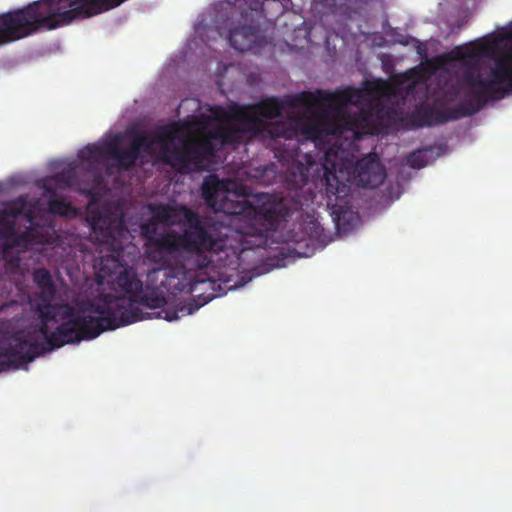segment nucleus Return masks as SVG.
Segmentation results:
<instances>
[{"instance_id":"obj_23","label":"nucleus","mask_w":512,"mask_h":512,"mask_svg":"<svg viewBox=\"0 0 512 512\" xmlns=\"http://www.w3.org/2000/svg\"><path fill=\"white\" fill-rule=\"evenodd\" d=\"M407 163L414 169H420L427 163L425 153L423 151L412 152L407 157Z\"/></svg>"},{"instance_id":"obj_22","label":"nucleus","mask_w":512,"mask_h":512,"mask_svg":"<svg viewBox=\"0 0 512 512\" xmlns=\"http://www.w3.org/2000/svg\"><path fill=\"white\" fill-rule=\"evenodd\" d=\"M297 170V173L295 171L291 172V179H287L288 181L293 182L296 186H304L308 180L307 173L305 172V167L303 164H298L297 167H295Z\"/></svg>"},{"instance_id":"obj_20","label":"nucleus","mask_w":512,"mask_h":512,"mask_svg":"<svg viewBox=\"0 0 512 512\" xmlns=\"http://www.w3.org/2000/svg\"><path fill=\"white\" fill-rule=\"evenodd\" d=\"M57 289L53 283L49 284V286H43L39 288V292L36 293V304H52L56 298Z\"/></svg>"},{"instance_id":"obj_18","label":"nucleus","mask_w":512,"mask_h":512,"mask_svg":"<svg viewBox=\"0 0 512 512\" xmlns=\"http://www.w3.org/2000/svg\"><path fill=\"white\" fill-rule=\"evenodd\" d=\"M52 179L60 189L70 188L76 180V171L73 167H68L56 173Z\"/></svg>"},{"instance_id":"obj_14","label":"nucleus","mask_w":512,"mask_h":512,"mask_svg":"<svg viewBox=\"0 0 512 512\" xmlns=\"http://www.w3.org/2000/svg\"><path fill=\"white\" fill-rule=\"evenodd\" d=\"M243 18L244 23L231 28L228 35L230 45L240 52L252 48L257 41L260 31L259 24L253 19L248 21L246 15Z\"/></svg>"},{"instance_id":"obj_27","label":"nucleus","mask_w":512,"mask_h":512,"mask_svg":"<svg viewBox=\"0 0 512 512\" xmlns=\"http://www.w3.org/2000/svg\"><path fill=\"white\" fill-rule=\"evenodd\" d=\"M504 36L506 38L512 39V22L508 25V27L505 30Z\"/></svg>"},{"instance_id":"obj_4","label":"nucleus","mask_w":512,"mask_h":512,"mask_svg":"<svg viewBox=\"0 0 512 512\" xmlns=\"http://www.w3.org/2000/svg\"><path fill=\"white\" fill-rule=\"evenodd\" d=\"M87 322L90 321L77 316L76 319L63 321L49 333V322L40 320L34 331H20L10 338L7 347L0 352V364L20 367L65 344L95 339L101 334V329L88 330Z\"/></svg>"},{"instance_id":"obj_9","label":"nucleus","mask_w":512,"mask_h":512,"mask_svg":"<svg viewBox=\"0 0 512 512\" xmlns=\"http://www.w3.org/2000/svg\"><path fill=\"white\" fill-rule=\"evenodd\" d=\"M283 108L282 101L271 97L252 105H234L230 109L229 117L245 122L246 127L252 131L254 137H269L272 140L280 138L292 140L296 131L288 125L289 122L271 123L267 121L268 119L279 117Z\"/></svg>"},{"instance_id":"obj_6","label":"nucleus","mask_w":512,"mask_h":512,"mask_svg":"<svg viewBox=\"0 0 512 512\" xmlns=\"http://www.w3.org/2000/svg\"><path fill=\"white\" fill-rule=\"evenodd\" d=\"M128 303L125 299L114 300L110 296H98L95 298H83L76 300L74 304L69 303H52V304H36V311L39 314V319L45 322L54 321L57 314L60 315L64 321L76 319V317H83L87 322L88 330L101 329V333L106 330H115L119 324L132 322L136 318H128V314L120 312L115 317L111 311V307L123 308V304Z\"/></svg>"},{"instance_id":"obj_2","label":"nucleus","mask_w":512,"mask_h":512,"mask_svg":"<svg viewBox=\"0 0 512 512\" xmlns=\"http://www.w3.org/2000/svg\"><path fill=\"white\" fill-rule=\"evenodd\" d=\"M383 82L367 83L365 90L345 88L332 93L322 90L316 92H301L294 97L293 102L306 107H316L311 116L289 122L288 125L310 140H321L326 136H341L351 132L355 139L364 135H379L386 127L388 120L394 119L396 111L387 108L377 101L370 104L367 109H360L355 113H348L349 104L363 105L369 102L370 93L381 92Z\"/></svg>"},{"instance_id":"obj_10","label":"nucleus","mask_w":512,"mask_h":512,"mask_svg":"<svg viewBox=\"0 0 512 512\" xmlns=\"http://www.w3.org/2000/svg\"><path fill=\"white\" fill-rule=\"evenodd\" d=\"M91 237L99 244L116 251L121 247V239L127 233L123 216L107 208L92 210L88 217Z\"/></svg>"},{"instance_id":"obj_26","label":"nucleus","mask_w":512,"mask_h":512,"mask_svg":"<svg viewBox=\"0 0 512 512\" xmlns=\"http://www.w3.org/2000/svg\"><path fill=\"white\" fill-rule=\"evenodd\" d=\"M0 226H3L4 231L7 233H12L15 228V225L12 221L6 220L4 218H0Z\"/></svg>"},{"instance_id":"obj_12","label":"nucleus","mask_w":512,"mask_h":512,"mask_svg":"<svg viewBox=\"0 0 512 512\" xmlns=\"http://www.w3.org/2000/svg\"><path fill=\"white\" fill-rule=\"evenodd\" d=\"M101 296H110L114 300H120L125 299L128 301V303H124L122 306L124 309H121V312H125L128 314V318H137L133 320L132 322H127L123 324H119V327L126 326L138 321H142L144 319H150L153 316L156 318H163L167 321H173L177 320L179 318L177 311H169L166 309H162L161 311L157 313H143V311L139 308L138 304L143 305L150 309H157V308H163L166 304V299L162 295H158L156 293H141L139 296L135 298H127L126 296H115L112 294H102ZM111 311L115 314V317H117L120 314V308L111 307Z\"/></svg>"},{"instance_id":"obj_29","label":"nucleus","mask_w":512,"mask_h":512,"mask_svg":"<svg viewBox=\"0 0 512 512\" xmlns=\"http://www.w3.org/2000/svg\"><path fill=\"white\" fill-rule=\"evenodd\" d=\"M204 262H205V263H204V265H207V264L210 262V260H208V259L205 257V258H204Z\"/></svg>"},{"instance_id":"obj_28","label":"nucleus","mask_w":512,"mask_h":512,"mask_svg":"<svg viewBox=\"0 0 512 512\" xmlns=\"http://www.w3.org/2000/svg\"><path fill=\"white\" fill-rule=\"evenodd\" d=\"M297 150H298V147L293 148L291 150L290 157L293 158L294 156H296L297 155Z\"/></svg>"},{"instance_id":"obj_7","label":"nucleus","mask_w":512,"mask_h":512,"mask_svg":"<svg viewBox=\"0 0 512 512\" xmlns=\"http://www.w3.org/2000/svg\"><path fill=\"white\" fill-rule=\"evenodd\" d=\"M194 234L190 231L168 230L159 234L150 245H146L145 255L151 263L166 269L172 266V260L182 252L202 257L206 254L218 255L221 252L228 255L229 251L237 254L247 250L246 243L238 242V246H232L227 240H208Z\"/></svg>"},{"instance_id":"obj_1","label":"nucleus","mask_w":512,"mask_h":512,"mask_svg":"<svg viewBox=\"0 0 512 512\" xmlns=\"http://www.w3.org/2000/svg\"><path fill=\"white\" fill-rule=\"evenodd\" d=\"M217 178L206 180L203 184V197L215 211L230 216L229 224L203 220L200 215L185 205L154 206V218L166 227L184 226L190 231L208 240H227L232 246L238 242L246 243L247 249L266 244L268 233L277 230L281 221L286 220L293 211L302 210L309 199L296 190L292 204L284 200L253 206L244 195L222 189Z\"/></svg>"},{"instance_id":"obj_24","label":"nucleus","mask_w":512,"mask_h":512,"mask_svg":"<svg viewBox=\"0 0 512 512\" xmlns=\"http://www.w3.org/2000/svg\"><path fill=\"white\" fill-rule=\"evenodd\" d=\"M26 204V200L22 197L15 200L8 209L4 211V214L11 217H17L23 214V209Z\"/></svg>"},{"instance_id":"obj_3","label":"nucleus","mask_w":512,"mask_h":512,"mask_svg":"<svg viewBox=\"0 0 512 512\" xmlns=\"http://www.w3.org/2000/svg\"><path fill=\"white\" fill-rule=\"evenodd\" d=\"M229 112H224L227 123L218 124L207 135L188 136L184 134V125L180 122L160 126L155 133L153 143L160 147V159L166 165L178 171H203L215 157L217 147L213 140L222 145H239L243 143L252 131L246 127L245 122L229 117Z\"/></svg>"},{"instance_id":"obj_11","label":"nucleus","mask_w":512,"mask_h":512,"mask_svg":"<svg viewBox=\"0 0 512 512\" xmlns=\"http://www.w3.org/2000/svg\"><path fill=\"white\" fill-rule=\"evenodd\" d=\"M479 111V106L473 105L468 100L461 101L456 108L451 110L438 109L425 104H420L408 113L401 120L412 129L421 127H430L433 125L444 124L450 120H456L467 117Z\"/></svg>"},{"instance_id":"obj_21","label":"nucleus","mask_w":512,"mask_h":512,"mask_svg":"<svg viewBox=\"0 0 512 512\" xmlns=\"http://www.w3.org/2000/svg\"><path fill=\"white\" fill-rule=\"evenodd\" d=\"M32 278L38 288L49 286V284L53 283L51 273L46 268L35 269Z\"/></svg>"},{"instance_id":"obj_13","label":"nucleus","mask_w":512,"mask_h":512,"mask_svg":"<svg viewBox=\"0 0 512 512\" xmlns=\"http://www.w3.org/2000/svg\"><path fill=\"white\" fill-rule=\"evenodd\" d=\"M151 145L152 142L146 134L138 133L130 146L124 149L120 146V136L116 135L105 143V153L108 158L117 162L119 168L131 170L139 159L141 150H148Z\"/></svg>"},{"instance_id":"obj_25","label":"nucleus","mask_w":512,"mask_h":512,"mask_svg":"<svg viewBox=\"0 0 512 512\" xmlns=\"http://www.w3.org/2000/svg\"><path fill=\"white\" fill-rule=\"evenodd\" d=\"M215 297V295L211 294V295H208L207 297H205L203 299V301L199 304H196L194 300H192L191 302H188L184 307L181 308L180 311H183V310H187V313L188 314H192L194 313L196 310H198L201 306H203L204 304H206L208 301L212 300L213 298Z\"/></svg>"},{"instance_id":"obj_19","label":"nucleus","mask_w":512,"mask_h":512,"mask_svg":"<svg viewBox=\"0 0 512 512\" xmlns=\"http://www.w3.org/2000/svg\"><path fill=\"white\" fill-rule=\"evenodd\" d=\"M48 210L51 214L59 216H68L75 212L74 207L70 203L60 198H50L48 200Z\"/></svg>"},{"instance_id":"obj_15","label":"nucleus","mask_w":512,"mask_h":512,"mask_svg":"<svg viewBox=\"0 0 512 512\" xmlns=\"http://www.w3.org/2000/svg\"><path fill=\"white\" fill-rule=\"evenodd\" d=\"M114 284L127 298L133 299L142 293L143 283L132 268L121 270L117 274Z\"/></svg>"},{"instance_id":"obj_5","label":"nucleus","mask_w":512,"mask_h":512,"mask_svg":"<svg viewBox=\"0 0 512 512\" xmlns=\"http://www.w3.org/2000/svg\"><path fill=\"white\" fill-rule=\"evenodd\" d=\"M491 52V46L484 42H475L456 46L448 56L453 61L461 62L465 67L463 82L470 88L465 94L468 102L479 106V110L488 99H500L512 91V51L496 61L488 78L480 74V62Z\"/></svg>"},{"instance_id":"obj_17","label":"nucleus","mask_w":512,"mask_h":512,"mask_svg":"<svg viewBox=\"0 0 512 512\" xmlns=\"http://www.w3.org/2000/svg\"><path fill=\"white\" fill-rule=\"evenodd\" d=\"M104 156H106L105 144L103 146L89 144L78 153L79 159L87 163H96Z\"/></svg>"},{"instance_id":"obj_8","label":"nucleus","mask_w":512,"mask_h":512,"mask_svg":"<svg viewBox=\"0 0 512 512\" xmlns=\"http://www.w3.org/2000/svg\"><path fill=\"white\" fill-rule=\"evenodd\" d=\"M386 177L385 168L375 154H368L356 163L332 169L325 166L324 178L326 195L329 200H342L351 191V185L364 188L379 187Z\"/></svg>"},{"instance_id":"obj_16","label":"nucleus","mask_w":512,"mask_h":512,"mask_svg":"<svg viewBox=\"0 0 512 512\" xmlns=\"http://www.w3.org/2000/svg\"><path fill=\"white\" fill-rule=\"evenodd\" d=\"M150 209L152 213L151 218L140 225L141 236L146 241L145 246L150 245V242H154V239L158 238V225L161 224L159 220L154 218V206H152Z\"/></svg>"}]
</instances>
